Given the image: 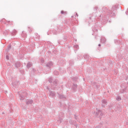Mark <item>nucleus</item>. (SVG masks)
<instances>
[{
	"label": "nucleus",
	"instance_id": "nucleus-1",
	"mask_svg": "<svg viewBox=\"0 0 128 128\" xmlns=\"http://www.w3.org/2000/svg\"><path fill=\"white\" fill-rule=\"evenodd\" d=\"M118 6V5H114L112 7V10H108L106 7H104L103 10L108 16H116V12Z\"/></svg>",
	"mask_w": 128,
	"mask_h": 128
},
{
	"label": "nucleus",
	"instance_id": "nucleus-2",
	"mask_svg": "<svg viewBox=\"0 0 128 128\" xmlns=\"http://www.w3.org/2000/svg\"><path fill=\"white\" fill-rule=\"evenodd\" d=\"M26 92H22V94L20 95V100H24V97L26 96Z\"/></svg>",
	"mask_w": 128,
	"mask_h": 128
},
{
	"label": "nucleus",
	"instance_id": "nucleus-3",
	"mask_svg": "<svg viewBox=\"0 0 128 128\" xmlns=\"http://www.w3.org/2000/svg\"><path fill=\"white\" fill-rule=\"evenodd\" d=\"M76 88H78V84H73L72 88V90H73V92H76Z\"/></svg>",
	"mask_w": 128,
	"mask_h": 128
},
{
	"label": "nucleus",
	"instance_id": "nucleus-4",
	"mask_svg": "<svg viewBox=\"0 0 128 128\" xmlns=\"http://www.w3.org/2000/svg\"><path fill=\"white\" fill-rule=\"evenodd\" d=\"M108 104V100H102V108H106V106Z\"/></svg>",
	"mask_w": 128,
	"mask_h": 128
},
{
	"label": "nucleus",
	"instance_id": "nucleus-5",
	"mask_svg": "<svg viewBox=\"0 0 128 128\" xmlns=\"http://www.w3.org/2000/svg\"><path fill=\"white\" fill-rule=\"evenodd\" d=\"M57 94L58 96V98L60 100H62L64 98H66V97L64 96L63 94H60V93L57 92Z\"/></svg>",
	"mask_w": 128,
	"mask_h": 128
},
{
	"label": "nucleus",
	"instance_id": "nucleus-6",
	"mask_svg": "<svg viewBox=\"0 0 128 128\" xmlns=\"http://www.w3.org/2000/svg\"><path fill=\"white\" fill-rule=\"evenodd\" d=\"M50 96L56 98V92L50 90Z\"/></svg>",
	"mask_w": 128,
	"mask_h": 128
},
{
	"label": "nucleus",
	"instance_id": "nucleus-7",
	"mask_svg": "<svg viewBox=\"0 0 128 128\" xmlns=\"http://www.w3.org/2000/svg\"><path fill=\"white\" fill-rule=\"evenodd\" d=\"M46 68H50L52 66V62H49L46 63Z\"/></svg>",
	"mask_w": 128,
	"mask_h": 128
},
{
	"label": "nucleus",
	"instance_id": "nucleus-8",
	"mask_svg": "<svg viewBox=\"0 0 128 128\" xmlns=\"http://www.w3.org/2000/svg\"><path fill=\"white\" fill-rule=\"evenodd\" d=\"M34 100H26V104H32Z\"/></svg>",
	"mask_w": 128,
	"mask_h": 128
},
{
	"label": "nucleus",
	"instance_id": "nucleus-9",
	"mask_svg": "<svg viewBox=\"0 0 128 128\" xmlns=\"http://www.w3.org/2000/svg\"><path fill=\"white\" fill-rule=\"evenodd\" d=\"M98 114H100V116H102V110H98V112H96L95 114L96 116H98Z\"/></svg>",
	"mask_w": 128,
	"mask_h": 128
},
{
	"label": "nucleus",
	"instance_id": "nucleus-10",
	"mask_svg": "<svg viewBox=\"0 0 128 128\" xmlns=\"http://www.w3.org/2000/svg\"><path fill=\"white\" fill-rule=\"evenodd\" d=\"M32 63L28 62L26 65L27 68H32Z\"/></svg>",
	"mask_w": 128,
	"mask_h": 128
},
{
	"label": "nucleus",
	"instance_id": "nucleus-11",
	"mask_svg": "<svg viewBox=\"0 0 128 128\" xmlns=\"http://www.w3.org/2000/svg\"><path fill=\"white\" fill-rule=\"evenodd\" d=\"M9 32H10L9 30H5L3 32V34L4 36H8V34Z\"/></svg>",
	"mask_w": 128,
	"mask_h": 128
},
{
	"label": "nucleus",
	"instance_id": "nucleus-12",
	"mask_svg": "<svg viewBox=\"0 0 128 128\" xmlns=\"http://www.w3.org/2000/svg\"><path fill=\"white\" fill-rule=\"evenodd\" d=\"M84 59L86 60H90V56H88V54H85L84 56Z\"/></svg>",
	"mask_w": 128,
	"mask_h": 128
},
{
	"label": "nucleus",
	"instance_id": "nucleus-13",
	"mask_svg": "<svg viewBox=\"0 0 128 128\" xmlns=\"http://www.w3.org/2000/svg\"><path fill=\"white\" fill-rule=\"evenodd\" d=\"M15 66H16V67L17 68H20V62H16V64H15Z\"/></svg>",
	"mask_w": 128,
	"mask_h": 128
},
{
	"label": "nucleus",
	"instance_id": "nucleus-14",
	"mask_svg": "<svg viewBox=\"0 0 128 128\" xmlns=\"http://www.w3.org/2000/svg\"><path fill=\"white\" fill-rule=\"evenodd\" d=\"M98 7L95 6L94 8V14H96L98 12Z\"/></svg>",
	"mask_w": 128,
	"mask_h": 128
},
{
	"label": "nucleus",
	"instance_id": "nucleus-15",
	"mask_svg": "<svg viewBox=\"0 0 128 128\" xmlns=\"http://www.w3.org/2000/svg\"><path fill=\"white\" fill-rule=\"evenodd\" d=\"M7 22L6 26H12V24H14V22L12 21H8Z\"/></svg>",
	"mask_w": 128,
	"mask_h": 128
},
{
	"label": "nucleus",
	"instance_id": "nucleus-16",
	"mask_svg": "<svg viewBox=\"0 0 128 128\" xmlns=\"http://www.w3.org/2000/svg\"><path fill=\"white\" fill-rule=\"evenodd\" d=\"M60 14H64V16H66V14H68V12L62 10L60 12Z\"/></svg>",
	"mask_w": 128,
	"mask_h": 128
},
{
	"label": "nucleus",
	"instance_id": "nucleus-17",
	"mask_svg": "<svg viewBox=\"0 0 128 128\" xmlns=\"http://www.w3.org/2000/svg\"><path fill=\"white\" fill-rule=\"evenodd\" d=\"M92 30L94 32H98V28L96 27H94L92 28Z\"/></svg>",
	"mask_w": 128,
	"mask_h": 128
},
{
	"label": "nucleus",
	"instance_id": "nucleus-18",
	"mask_svg": "<svg viewBox=\"0 0 128 128\" xmlns=\"http://www.w3.org/2000/svg\"><path fill=\"white\" fill-rule=\"evenodd\" d=\"M18 32V31H16V30H13L12 32V36H16Z\"/></svg>",
	"mask_w": 128,
	"mask_h": 128
},
{
	"label": "nucleus",
	"instance_id": "nucleus-19",
	"mask_svg": "<svg viewBox=\"0 0 128 128\" xmlns=\"http://www.w3.org/2000/svg\"><path fill=\"white\" fill-rule=\"evenodd\" d=\"M10 48H12V46L10 44H9L8 46V48H6V50H7L8 52H10Z\"/></svg>",
	"mask_w": 128,
	"mask_h": 128
},
{
	"label": "nucleus",
	"instance_id": "nucleus-20",
	"mask_svg": "<svg viewBox=\"0 0 128 128\" xmlns=\"http://www.w3.org/2000/svg\"><path fill=\"white\" fill-rule=\"evenodd\" d=\"M58 80H55L53 84L54 85H55L56 86V84H58Z\"/></svg>",
	"mask_w": 128,
	"mask_h": 128
},
{
	"label": "nucleus",
	"instance_id": "nucleus-21",
	"mask_svg": "<svg viewBox=\"0 0 128 128\" xmlns=\"http://www.w3.org/2000/svg\"><path fill=\"white\" fill-rule=\"evenodd\" d=\"M69 122H70V124H76V121L72 122V120H69Z\"/></svg>",
	"mask_w": 128,
	"mask_h": 128
},
{
	"label": "nucleus",
	"instance_id": "nucleus-22",
	"mask_svg": "<svg viewBox=\"0 0 128 128\" xmlns=\"http://www.w3.org/2000/svg\"><path fill=\"white\" fill-rule=\"evenodd\" d=\"M78 76L76 77H74L72 78V80H74V82H76V80H78Z\"/></svg>",
	"mask_w": 128,
	"mask_h": 128
},
{
	"label": "nucleus",
	"instance_id": "nucleus-23",
	"mask_svg": "<svg viewBox=\"0 0 128 128\" xmlns=\"http://www.w3.org/2000/svg\"><path fill=\"white\" fill-rule=\"evenodd\" d=\"M48 82H49L50 84H52V78L50 77V78H49L48 80Z\"/></svg>",
	"mask_w": 128,
	"mask_h": 128
},
{
	"label": "nucleus",
	"instance_id": "nucleus-24",
	"mask_svg": "<svg viewBox=\"0 0 128 128\" xmlns=\"http://www.w3.org/2000/svg\"><path fill=\"white\" fill-rule=\"evenodd\" d=\"M28 30L29 32H32V28L30 27H28Z\"/></svg>",
	"mask_w": 128,
	"mask_h": 128
},
{
	"label": "nucleus",
	"instance_id": "nucleus-25",
	"mask_svg": "<svg viewBox=\"0 0 128 128\" xmlns=\"http://www.w3.org/2000/svg\"><path fill=\"white\" fill-rule=\"evenodd\" d=\"M116 100H122V98H120V96H118V97L116 98Z\"/></svg>",
	"mask_w": 128,
	"mask_h": 128
},
{
	"label": "nucleus",
	"instance_id": "nucleus-26",
	"mask_svg": "<svg viewBox=\"0 0 128 128\" xmlns=\"http://www.w3.org/2000/svg\"><path fill=\"white\" fill-rule=\"evenodd\" d=\"M54 74L55 76H58V72L54 71Z\"/></svg>",
	"mask_w": 128,
	"mask_h": 128
},
{
	"label": "nucleus",
	"instance_id": "nucleus-27",
	"mask_svg": "<svg viewBox=\"0 0 128 128\" xmlns=\"http://www.w3.org/2000/svg\"><path fill=\"white\" fill-rule=\"evenodd\" d=\"M22 36H23V38H26V34H24V33L22 32Z\"/></svg>",
	"mask_w": 128,
	"mask_h": 128
},
{
	"label": "nucleus",
	"instance_id": "nucleus-28",
	"mask_svg": "<svg viewBox=\"0 0 128 128\" xmlns=\"http://www.w3.org/2000/svg\"><path fill=\"white\" fill-rule=\"evenodd\" d=\"M74 117L75 120H78V117L76 114L74 115Z\"/></svg>",
	"mask_w": 128,
	"mask_h": 128
},
{
	"label": "nucleus",
	"instance_id": "nucleus-29",
	"mask_svg": "<svg viewBox=\"0 0 128 128\" xmlns=\"http://www.w3.org/2000/svg\"><path fill=\"white\" fill-rule=\"evenodd\" d=\"M74 48H76L77 50H78V48H80L78 47V45H74Z\"/></svg>",
	"mask_w": 128,
	"mask_h": 128
},
{
	"label": "nucleus",
	"instance_id": "nucleus-30",
	"mask_svg": "<svg viewBox=\"0 0 128 128\" xmlns=\"http://www.w3.org/2000/svg\"><path fill=\"white\" fill-rule=\"evenodd\" d=\"M64 42H66V40H68V37L64 36Z\"/></svg>",
	"mask_w": 128,
	"mask_h": 128
},
{
	"label": "nucleus",
	"instance_id": "nucleus-31",
	"mask_svg": "<svg viewBox=\"0 0 128 128\" xmlns=\"http://www.w3.org/2000/svg\"><path fill=\"white\" fill-rule=\"evenodd\" d=\"M125 90H126V88L124 89L121 90V91H120L121 94H124V92Z\"/></svg>",
	"mask_w": 128,
	"mask_h": 128
},
{
	"label": "nucleus",
	"instance_id": "nucleus-32",
	"mask_svg": "<svg viewBox=\"0 0 128 128\" xmlns=\"http://www.w3.org/2000/svg\"><path fill=\"white\" fill-rule=\"evenodd\" d=\"M6 58L8 60H10V56H8V55H6Z\"/></svg>",
	"mask_w": 128,
	"mask_h": 128
},
{
	"label": "nucleus",
	"instance_id": "nucleus-33",
	"mask_svg": "<svg viewBox=\"0 0 128 128\" xmlns=\"http://www.w3.org/2000/svg\"><path fill=\"white\" fill-rule=\"evenodd\" d=\"M40 62L42 64H44V58H42Z\"/></svg>",
	"mask_w": 128,
	"mask_h": 128
},
{
	"label": "nucleus",
	"instance_id": "nucleus-34",
	"mask_svg": "<svg viewBox=\"0 0 128 128\" xmlns=\"http://www.w3.org/2000/svg\"><path fill=\"white\" fill-rule=\"evenodd\" d=\"M98 46H99V48H98V50H100V46H102V45L100 44H98Z\"/></svg>",
	"mask_w": 128,
	"mask_h": 128
},
{
	"label": "nucleus",
	"instance_id": "nucleus-35",
	"mask_svg": "<svg viewBox=\"0 0 128 128\" xmlns=\"http://www.w3.org/2000/svg\"><path fill=\"white\" fill-rule=\"evenodd\" d=\"M58 122H60V124L62 122V118H60V120H58Z\"/></svg>",
	"mask_w": 128,
	"mask_h": 128
},
{
	"label": "nucleus",
	"instance_id": "nucleus-36",
	"mask_svg": "<svg viewBox=\"0 0 128 128\" xmlns=\"http://www.w3.org/2000/svg\"><path fill=\"white\" fill-rule=\"evenodd\" d=\"M126 14L128 15V8L127 9L126 12Z\"/></svg>",
	"mask_w": 128,
	"mask_h": 128
},
{
	"label": "nucleus",
	"instance_id": "nucleus-37",
	"mask_svg": "<svg viewBox=\"0 0 128 128\" xmlns=\"http://www.w3.org/2000/svg\"><path fill=\"white\" fill-rule=\"evenodd\" d=\"M95 128H100V126H98Z\"/></svg>",
	"mask_w": 128,
	"mask_h": 128
},
{
	"label": "nucleus",
	"instance_id": "nucleus-38",
	"mask_svg": "<svg viewBox=\"0 0 128 128\" xmlns=\"http://www.w3.org/2000/svg\"><path fill=\"white\" fill-rule=\"evenodd\" d=\"M100 18H102V17L104 16V15L100 14Z\"/></svg>",
	"mask_w": 128,
	"mask_h": 128
},
{
	"label": "nucleus",
	"instance_id": "nucleus-39",
	"mask_svg": "<svg viewBox=\"0 0 128 128\" xmlns=\"http://www.w3.org/2000/svg\"><path fill=\"white\" fill-rule=\"evenodd\" d=\"M74 126L76 128H78V124H74Z\"/></svg>",
	"mask_w": 128,
	"mask_h": 128
},
{
	"label": "nucleus",
	"instance_id": "nucleus-40",
	"mask_svg": "<svg viewBox=\"0 0 128 128\" xmlns=\"http://www.w3.org/2000/svg\"><path fill=\"white\" fill-rule=\"evenodd\" d=\"M58 44H60V40H58Z\"/></svg>",
	"mask_w": 128,
	"mask_h": 128
},
{
	"label": "nucleus",
	"instance_id": "nucleus-41",
	"mask_svg": "<svg viewBox=\"0 0 128 128\" xmlns=\"http://www.w3.org/2000/svg\"><path fill=\"white\" fill-rule=\"evenodd\" d=\"M126 80H128V76H127L126 78Z\"/></svg>",
	"mask_w": 128,
	"mask_h": 128
},
{
	"label": "nucleus",
	"instance_id": "nucleus-42",
	"mask_svg": "<svg viewBox=\"0 0 128 128\" xmlns=\"http://www.w3.org/2000/svg\"><path fill=\"white\" fill-rule=\"evenodd\" d=\"M89 20H92V16L89 17Z\"/></svg>",
	"mask_w": 128,
	"mask_h": 128
},
{
	"label": "nucleus",
	"instance_id": "nucleus-43",
	"mask_svg": "<svg viewBox=\"0 0 128 128\" xmlns=\"http://www.w3.org/2000/svg\"><path fill=\"white\" fill-rule=\"evenodd\" d=\"M76 16H78V13H76Z\"/></svg>",
	"mask_w": 128,
	"mask_h": 128
},
{
	"label": "nucleus",
	"instance_id": "nucleus-44",
	"mask_svg": "<svg viewBox=\"0 0 128 128\" xmlns=\"http://www.w3.org/2000/svg\"><path fill=\"white\" fill-rule=\"evenodd\" d=\"M74 64V62L72 61V64Z\"/></svg>",
	"mask_w": 128,
	"mask_h": 128
},
{
	"label": "nucleus",
	"instance_id": "nucleus-45",
	"mask_svg": "<svg viewBox=\"0 0 128 128\" xmlns=\"http://www.w3.org/2000/svg\"><path fill=\"white\" fill-rule=\"evenodd\" d=\"M70 62H72V61H70V66H72V64H70Z\"/></svg>",
	"mask_w": 128,
	"mask_h": 128
},
{
	"label": "nucleus",
	"instance_id": "nucleus-46",
	"mask_svg": "<svg viewBox=\"0 0 128 128\" xmlns=\"http://www.w3.org/2000/svg\"><path fill=\"white\" fill-rule=\"evenodd\" d=\"M126 124L128 126V122H127L126 123Z\"/></svg>",
	"mask_w": 128,
	"mask_h": 128
},
{
	"label": "nucleus",
	"instance_id": "nucleus-47",
	"mask_svg": "<svg viewBox=\"0 0 128 128\" xmlns=\"http://www.w3.org/2000/svg\"><path fill=\"white\" fill-rule=\"evenodd\" d=\"M95 38H96V35L95 36Z\"/></svg>",
	"mask_w": 128,
	"mask_h": 128
},
{
	"label": "nucleus",
	"instance_id": "nucleus-48",
	"mask_svg": "<svg viewBox=\"0 0 128 128\" xmlns=\"http://www.w3.org/2000/svg\"><path fill=\"white\" fill-rule=\"evenodd\" d=\"M102 39H101V42H102Z\"/></svg>",
	"mask_w": 128,
	"mask_h": 128
},
{
	"label": "nucleus",
	"instance_id": "nucleus-49",
	"mask_svg": "<svg viewBox=\"0 0 128 128\" xmlns=\"http://www.w3.org/2000/svg\"><path fill=\"white\" fill-rule=\"evenodd\" d=\"M72 18H74V16H72Z\"/></svg>",
	"mask_w": 128,
	"mask_h": 128
},
{
	"label": "nucleus",
	"instance_id": "nucleus-50",
	"mask_svg": "<svg viewBox=\"0 0 128 128\" xmlns=\"http://www.w3.org/2000/svg\"><path fill=\"white\" fill-rule=\"evenodd\" d=\"M48 90H50V88H48Z\"/></svg>",
	"mask_w": 128,
	"mask_h": 128
},
{
	"label": "nucleus",
	"instance_id": "nucleus-51",
	"mask_svg": "<svg viewBox=\"0 0 128 128\" xmlns=\"http://www.w3.org/2000/svg\"><path fill=\"white\" fill-rule=\"evenodd\" d=\"M4 114V112H2V114Z\"/></svg>",
	"mask_w": 128,
	"mask_h": 128
}]
</instances>
